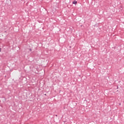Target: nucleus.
I'll list each match as a JSON object with an SVG mask.
<instances>
[{"mask_svg": "<svg viewBox=\"0 0 124 124\" xmlns=\"http://www.w3.org/2000/svg\"><path fill=\"white\" fill-rule=\"evenodd\" d=\"M73 4H77V1H73Z\"/></svg>", "mask_w": 124, "mask_h": 124, "instance_id": "obj_1", "label": "nucleus"}, {"mask_svg": "<svg viewBox=\"0 0 124 124\" xmlns=\"http://www.w3.org/2000/svg\"><path fill=\"white\" fill-rule=\"evenodd\" d=\"M1 49L0 48V52H1Z\"/></svg>", "mask_w": 124, "mask_h": 124, "instance_id": "obj_2", "label": "nucleus"}]
</instances>
